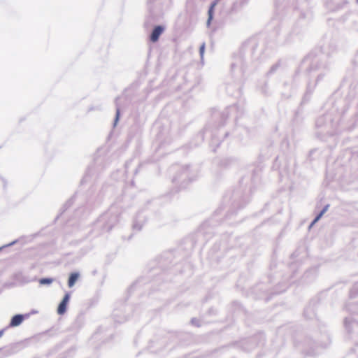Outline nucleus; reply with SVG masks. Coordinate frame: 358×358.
I'll list each match as a JSON object with an SVG mask.
<instances>
[{
    "label": "nucleus",
    "instance_id": "1",
    "mask_svg": "<svg viewBox=\"0 0 358 358\" xmlns=\"http://www.w3.org/2000/svg\"><path fill=\"white\" fill-rule=\"evenodd\" d=\"M69 299H70V294L69 293H66L65 294V296H64L62 301L60 302V303L58 306L57 313L59 315H63L65 313Z\"/></svg>",
    "mask_w": 358,
    "mask_h": 358
},
{
    "label": "nucleus",
    "instance_id": "2",
    "mask_svg": "<svg viewBox=\"0 0 358 358\" xmlns=\"http://www.w3.org/2000/svg\"><path fill=\"white\" fill-rule=\"evenodd\" d=\"M164 31V27L162 26H157L153 29L150 39L152 42L155 43L159 40V36L162 34Z\"/></svg>",
    "mask_w": 358,
    "mask_h": 358
},
{
    "label": "nucleus",
    "instance_id": "3",
    "mask_svg": "<svg viewBox=\"0 0 358 358\" xmlns=\"http://www.w3.org/2000/svg\"><path fill=\"white\" fill-rule=\"evenodd\" d=\"M23 319H24L23 316L21 315H16L13 316L10 321V327H17V326L20 325L22 322Z\"/></svg>",
    "mask_w": 358,
    "mask_h": 358
},
{
    "label": "nucleus",
    "instance_id": "4",
    "mask_svg": "<svg viewBox=\"0 0 358 358\" xmlns=\"http://www.w3.org/2000/svg\"><path fill=\"white\" fill-rule=\"evenodd\" d=\"M78 274L77 273H73L71 274L69 281H68V285L69 287H71L74 285L75 282L78 278Z\"/></svg>",
    "mask_w": 358,
    "mask_h": 358
},
{
    "label": "nucleus",
    "instance_id": "5",
    "mask_svg": "<svg viewBox=\"0 0 358 358\" xmlns=\"http://www.w3.org/2000/svg\"><path fill=\"white\" fill-rule=\"evenodd\" d=\"M53 281L54 280L52 278H41L39 280V283L41 285H50Z\"/></svg>",
    "mask_w": 358,
    "mask_h": 358
},
{
    "label": "nucleus",
    "instance_id": "6",
    "mask_svg": "<svg viewBox=\"0 0 358 358\" xmlns=\"http://www.w3.org/2000/svg\"><path fill=\"white\" fill-rule=\"evenodd\" d=\"M327 210V207H325L322 211L321 213L314 219V220L313 221V222L311 223L310 224V227H312L313 225H314L320 218L322 216V215L325 213V211Z\"/></svg>",
    "mask_w": 358,
    "mask_h": 358
},
{
    "label": "nucleus",
    "instance_id": "7",
    "mask_svg": "<svg viewBox=\"0 0 358 358\" xmlns=\"http://www.w3.org/2000/svg\"><path fill=\"white\" fill-rule=\"evenodd\" d=\"M215 5H216V3H213L211 5V6H210V9H209V10H208V14H209V20L212 18V13H213V8H214V7H215Z\"/></svg>",
    "mask_w": 358,
    "mask_h": 358
},
{
    "label": "nucleus",
    "instance_id": "8",
    "mask_svg": "<svg viewBox=\"0 0 358 358\" xmlns=\"http://www.w3.org/2000/svg\"><path fill=\"white\" fill-rule=\"evenodd\" d=\"M204 50H205V44L203 43L201 45V46L200 47V49H199V52H200V55H201V57H203V56Z\"/></svg>",
    "mask_w": 358,
    "mask_h": 358
},
{
    "label": "nucleus",
    "instance_id": "9",
    "mask_svg": "<svg viewBox=\"0 0 358 358\" xmlns=\"http://www.w3.org/2000/svg\"><path fill=\"white\" fill-rule=\"evenodd\" d=\"M3 331H0V338L3 336Z\"/></svg>",
    "mask_w": 358,
    "mask_h": 358
}]
</instances>
